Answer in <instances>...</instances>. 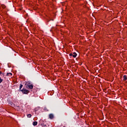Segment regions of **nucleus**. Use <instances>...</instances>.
<instances>
[{
    "instance_id": "6",
    "label": "nucleus",
    "mask_w": 127,
    "mask_h": 127,
    "mask_svg": "<svg viewBox=\"0 0 127 127\" xmlns=\"http://www.w3.org/2000/svg\"><path fill=\"white\" fill-rule=\"evenodd\" d=\"M37 124H38L37 122L34 121L33 122V126H37Z\"/></svg>"
},
{
    "instance_id": "15",
    "label": "nucleus",
    "mask_w": 127,
    "mask_h": 127,
    "mask_svg": "<svg viewBox=\"0 0 127 127\" xmlns=\"http://www.w3.org/2000/svg\"><path fill=\"white\" fill-rule=\"evenodd\" d=\"M3 8H5V5L3 6Z\"/></svg>"
},
{
    "instance_id": "3",
    "label": "nucleus",
    "mask_w": 127,
    "mask_h": 127,
    "mask_svg": "<svg viewBox=\"0 0 127 127\" xmlns=\"http://www.w3.org/2000/svg\"><path fill=\"white\" fill-rule=\"evenodd\" d=\"M49 119H50L51 120H53V119H54V115H53V114H49Z\"/></svg>"
},
{
    "instance_id": "14",
    "label": "nucleus",
    "mask_w": 127,
    "mask_h": 127,
    "mask_svg": "<svg viewBox=\"0 0 127 127\" xmlns=\"http://www.w3.org/2000/svg\"><path fill=\"white\" fill-rule=\"evenodd\" d=\"M69 56H72V57H73V54H69Z\"/></svg>"
},
{
    "instance_id": "9",
    "label": "nucleus",
    "mask_w": 127,
    "mask_h": 127,
    "mask_svg": "<svg viewBox=\"0 0 127 127\" xmlns=\"http://www.w3.org/2000/svg\"><path fill=\"white\" fill-rule=\"evenodd\" d=\"M22 87H23V85L20 84V87H19V91H21V89H22Z\"/></svg>"
},
{
    "instance_id": "17",
    "label": "nucleus",
    "mask_w": 127,
    "mask_h": 127,
    "mask_svg": "<svg viewBox=\"0 0 127 127\" xmlns=\"http://www.w3.org/2000/svg\"><path fill=\"white\" fill-rule=\"evenodd\" d=\"M2 75H3V76H4V73H2Z\"/></svg>"
},
{
    "instance_id": "1",
    "label": "nucleus",
    "mask_w": 127,
    "mask_h": 127,
    "mask_svg": "<svg viewBox=\"0 0 127 127\" xmlns=\"http://www.w3.org/2000/svg\"><path fill=\"white\" fill-rule=\"evenodd\" d=\"M20 91L22 92V94H25L26 95L29 93V91L25 88H23L21 90H20Z\"/></svg>"
},
{
    "instance_id": "11",
    "label": "nucleus",
    "mask_w": 127,
    "mask_h": 127,
    "mask_svg": "<svg viewBox=\"0 0 127 127\" xmlns=\"http://www.w3.org/2000/svg\"><path fill=\"white\" fill-rule=\"evenodd\" d=\"M3 81V79L0 77V84Z\"/></svg>"
},
{
    "instance_id": "4",
    "label": "nucleus",
    "mask_w": 127,
    "mask_h": 127,
    "mask_svg": "<svg viewBox=\"0 0 127 127\" xmlns=\"http://www.w3.org/2000/svg\"><path fill=\"white\" fill-rule=\"evenodd\" d=\"M41 125L43 127H47V125L45 124V123L44 122L43 123L41 124Z\"/></svg>"
},
{
    "instance_id": "12",
    "label": "nucleus",
    "mask_w": 127,
    "mask_h": 127,
    "mask_svg": "<svg viewBox=\"0 0 127 127\" xmlns=\"http://www.w3.org/2000/svg\"><path fill=\"white\" fill-rule=\"evenodd\" d=\"M44 110L45 111H47V108L45 107L44 109Z\"/></svg>"
},
{
    "instance_id": "16",
    "label": "nucleus",
    "mask_w": 127,
    "mask_h": 127,
    "mask_svg": "<svg viewBox=\"0 0 127 127\" xmlns=\"http://www.w3.org/2000/svg\"><path fill=\"white\" fill-rule=\"evenodd\" d=\"M0 74H2V72H1V71H0Z\"/></svg>"
},
{
    "instance_id": "10",
    "label": "nucleus",
    "mask_w": 127,
    "mask_h": 127,
    "mask_svg": "<svg viewBox=\"0 0 127 127\" xmlns=\"http://www.w3.org/2000/svg\"><path fill=\"white\" fill-rule=\"evenodd\" d=\"M32 116L31 114H28L27 115V118H31Z\"/></svg>"
},
{
    "instance_id": "5",
    "label": "nucleus",
    "mask_w": 127,
    "mask_h": 127,
    "mask_svg": "<svg viewBox=\"0 0 127 127\" xmlns=\"http://www.w3.org/2000/svg\"><path fill=\"white\" fill-rule=\"evenodd\" d=\"M123 79L124 80V81H127V75H125L123 76Z\"/></svg>"
},
{
    "instance_id": "2",
    "label": "nucleus",
    "mask_w": 127,
    "mask_h": 127,
    "mask_svg": "<svg viewBox=\"0 0 127 127\" xmlns=\"http://www.w3.org/2000/svg\"><path fill=\"white\" fill-rule=\"evenodd\" d=\"M27 87L30 90H32V89H33V85H32V84H27L26 88H27Z\"/></svg>"
},
{
    "instance_id": "13",
    "label": "nucleus",
    "mask_w": 127,
    "mask_h": 127,
    "mask_svg": "<svg viewBox=\"0 0 127 127\" xmlns=\"http://www.w3.org/2000/svg\"><path fill=\"white\" fill-rule=\"evenodd\" d=\"M27 84V85H28V84H29V85H30V82L28 81Z\"/></svg>"
},
{
    "instance_id": "7",
    "label": "nucleus",
    "mask_w": 127,
    "mask_h": 127,
    "mask_svg": "<svg viewBox=\"0 0 127 127\" xmlns=\"http://www.w3.org/2000/svg\"><path fill=\"white\" fill-rule=\"evenodd\" d=\"M73 58H76V57H77V54L75 52L73 53Z\"/></svg>"
},
{
    "instance_id": "8",
    "label": "nucleus",
    "mask_w": 127,
    "mask_h": 127,
    "mask_svg": "<svg viewBox=\"0 0 127 127\" xmlns=\"http://www.w3.org/2000/svg\"><path fill=\"white\" fill-rule=\"evenodd\" d=\"M6 76H12V73H7Z\"/></svg>"
}]
</instances>
